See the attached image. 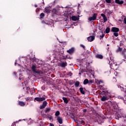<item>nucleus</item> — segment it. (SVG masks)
<instances>
[{
    "mask_svg": "<svg viewBox=\"0 0 126 126\" xmlns=\"http://www.w3.org/2000/svg\"><path fill=\"white\" fill-rule=\"evenodd\" d=\"M97 14L96 13L93 14L92 17H89L88 20L90 21L96 20L97 19Z\"/></svg>",
    "mask_w": 126,
    "mask_h": 126,
    "instance_id": "1",
    "label": "nucleus"
},
{
    "mask_svg": "<svg viewBox=\"0 0 126 126\" xmlns=\"http://www.w3.org/2000/svg\"><path fill=\"white\" fill-rule=\"evenodd\" d=\"M45 99L44 97H35L34 98V100L37 101H42Z\"/></svg>",
    "mask_w": 126,
    "mask_h": 126,
    "instance_id": "2",
    "label": "nucleus"
},
{
    "mask_svg": "<svg viewBox=\"0 0 126 126\" xmlns=\"http://www.w3.org/2000/svg\"><path fill=\"white\" fill-rule=\"evenodd\" d=\"M95 39V37L93 36H90V37H88L87 38V39L90 42H92Z\"/></svg>",
    "mask_w": 126,
    "mask_h": 126,
    "instance_id": "3",
    "label": "nucleus"
},
{
    "mask_svg": "<svg viewBox=\"0 0 126 126\" xmlns=\"http://www.w3.org/2000/svg\"><path fill=\"white\" fill-rule=\"evenodd\" d=\"M109 99V97L107 96H103L101 98V100L102 101H105L106 100H108Z\"/></svg>",
    "mask_w": 126,
    "mask_h": 126,
    "instance_id": "4",
    "label": "nucleus"
},
{
    "mask_svg": "<svg viewBox=\"0 0 126 126\" xmlns=\"http://www.w3.org/2000/svg\"><path fill=\"white\" fill-rule=\"evenodd\" d=\"M75 51L74 48H71L69 50L67 51V52L70 54H72Z\"/></svg>",
    "mask_w": 126,
    "mask_h": 126,
    "instance_id": "5",
    "label": "nucleus"
},
{
    "mask_svg": "<svg viewBox=\"0 0 126 126\" xmlns=\"http://www.w3.org/2000/svg\"><path fill=\"white\" fill-rule=\"evenodd\" d=\"M112 32H119V29L117 28H112Z\"/></svg>",
    "mask_w": 126,
    "mask_h": 126,
    "instance_id": "6",
    "label": "nucleus"
},
{
    "mask_svg": "<svg viewBox=\"0 0 126 126\" xmlns=\"http://www.w3.org/2000/svg\"><path fill=\"white\" fill-rule=\"evenodd\" d=\"M57 120L59 124H63V118L61 117H57Z\"/></svg>",
    "mask_w": 126,
    "mask_h": 126,
    "instance_id": "7",
    "label": "nucleus"
},
{
    "mask_svg": "<svg viewBox=\"0 0 126 126\" xmlns=\"http://www.w3.org/2000/svg\"><path fill=\"white\" fill-rule=\"evenodd\" d=\"M101 16L103 17L104 22H106L107 21V18L106 17V15L104 14H101Z\"/></svg>",
    "mask_w": 126,
    "mask_h": 126,
    "instance_id": "8",
    "label": "nucleus"
},
{
    "mask_svg": "<svg viewBox=\"0 0 126 126\" xmlns=\"http://www.w3.org/2000/svg\"><path fill=\"white\" fill-rule=\"evenodd\" d=\"M72 20L74 21H76L77 20H79V18L78 17H76L75 16H73L71 17Z\"/></svg>",
    "mask_w": 126,
    "mask_h": 126,
    "instance_id": "9",
    "label": "nucleus"
},
{
    "mask_svg": "<svg viewBox=\"0 0 126 126\" xmlns=\"http://www.w3.org/2000/svg\"><path fill=\"white\" fill-rule=\"evenodd\" d=\"M115 2L118 4H122L124 3V1L123 0H115Z\"/></svg>",
    "mask_w": 126,
    "mask_h": 126,
    "instance_id": "10",
    "label": "nucleus"
},
{
    "mask_svg": "<svg viewBox=\"0 0 126 126\" xmlns=\"http://www.w3.org/2000/svg\"><path fill=\"white\" fill-rule=\"evenodd\" d=\"M19 105L21 106H24L26 105V103L23 101H19Z\"/></svg>",
    "mask_w": 126,
    "mask_h": 126,
    "instance_id": "11",
    "label": "nucleus"
},
{
    "mask_svg": "<svg viewBox=\"0 0 126 126\" xmlns=\"http://www.w3.org/2000/svg\"><path fill=\"white\" fill-rule=\"evenodd\" d=\"M61 66L62 67H65L67 66V63H62L61 64Z\"/></svg>",
    "mask_w": 126,
    "mask_h": 126,
    "instance_id": "12",
    "label": "nucleus"
},
{
    "mask_svg": "<svg viewBox=\"0 0 126 126\" xmlns=\"http://www.w3.org/2000/svg\"><path fill=\"white\" fill-rule=\"evenodd\" d=\"M95 57H96V58H97V59H103V57L102 55H99V54L96 55V56H95Z\"/></svg>",
    "mask_w": 126,
    "mask_h": 126,
    "instance_id": "13",
    "label": "nucleus"
},
{
    "mask_svg": "<svg viewBox=\"0 0 126 126\" xmlns=\"http://www.w3.org/2000/svg\"><path fill=\"white\" fill-rule=\"evenodd\" d=\"M63 101H64V103H65L66 104H67V103H68V99H67V98L63 97Z\"/></svg>",
    "mask_w": 126,
    "mask_h": 126,
    "instance_id": "14",
    "label": "nucleus"
},
{
    "mask_svg": "<svg viewBox=\"0 0 126 126\" xmlns=\"http://www.w3.org/2000/svg\"><path fill=\"white\" fill-rule=\"evenodd\" d=\"M36 67L35 65H32V71L33 72H35V69H36Z\"/></svg>",
    "mask_w": 126,
    "mask_h": 126,
    "instance_id": "15",
    "label": "nucleus"
},
{
    "mask_svg": "<svg viewBox=\"0 0 126 126\" xmlns=\"http://www.w3.org/2000/svg\"><path fill=\"white\" fill-rule=\"evenodd\" d=\"M74 85H75V87H78L80 85V82L79 81H76Z\"/></svg>",
    "mask_w": 126,
    "mask_h": 126,
    "instance_id": "16",
    "label": "nucleus"
},
{
    "mask_svg": "<svg viewBox=\"0 0 126 126\" xmlns=\"http://www.w3.org/2000/svg\"><path fill=\"white\" fill-rule=\"evenodd\" d=\"M89 83V80L87 79H86L85 80H84V82H83V84L84 85H87V84Z\"/></svg>",
    "mask_w": 126,
    "mask_h": 126,
    "instance_id": "17",
    "label": "nucleus"
},
{
    "mask_svg": "<svg viewBox=\"0 0 126 126\" xmlns=\"http://www.w3.org/2000/svg\"><path fill=\"white\" fill-rule=\"evenodd\" d=\"M80 92L81 93H82V94H85V91H83V88H80L79 89Z\"/></svg>",
    "mask_w": 126,
    "mask_h": 126,
    "instance_id": "18",
    "label": "nucleus"
},
{
    "mask_svg": "<svg viewBox=\"0 0 126 126\" xmlns=\"http://www.w3.org/2000/svg\"><path fill=\"white\" fill-rule=\"evenodd\" d=\"M45 12L47 13H50V12H51V10L49 9V8H46L45 9Z\"/></svg>",
    "mask_w": 126,
    "mask_h": 126,
    "instance_id": "19",
    "label": "nucleus"
},
{
    "mask_svg": "<svg viewBox=\"0 0 126 126\" xmlns=\"http://www.w3.org/2000/svg\"><path fill=\"white\" fill-rule=\"evenodd\" d=\"M110 29L109 28H107L105 30V32L106 33H108L110 32Z\"/></svg>",
    "mask_w": 126,
    "mask_h": 126,
    "instance_id": "20",
    "label": "nucleus"
},
{
    "mask_svg": "<svg viewBox=\"0 0 126 126\" xmlns=\"http://www.w3.org/2000/svg\"><path fill=\"white\" fill-rule=\"evenodd\" d=\"M60 114V112L59 111H57L55 113V116H59Z\"/></svg>",
    "mask_w": 126,
    "mask_h": 126,
    "instance_id": "21",
    "label": "nucleus"
},
{
    "mask_svg": "<svg viewBox=\"0 0 126 126\" xmlns=\"http://www.w3.org/2000/svg\"><path fill=\"white\" fill-rule=\"evenodd\" d=\"M126 53V49H124L122 52V54L124 55Z\"/></svg>",
    "mask_w": 126,
    "mask_h": 126,
    "instance_id": "22",
    "label": "nucleus"
},
{
    "mask_svg": "<svg viewBox=\"0 0 126 126\" xmlns=\"http://www.w3.org/2000/svg\"><path fill=\"white\" fill-rule=\"evenodd\" d=\"M44 16H45V14L43 13H41L40 15V17L41 18H42Z\"/></svg>",
    "mask_w": 126,
    "mask_h": 126,
    "instance_id": "23",
    "label": "nucleus"
},
{
    "mask_svg": "<svg viewBox=\"0 0 126 126\" xmlns=\"http://www.w3.org/2000/svg\"><path fill=\"white\" fill-rule=\"evenodd\" d=\"M51 110V109L50 108H47L46 110H45V112L46 113H48Z\"/></svg>",
    "mask_w": 126,
    "mask_h": 126,
    "instance_id": "24",
    "label": "nucleus"
},
{
    "mask_svg": "<svg viewBox=\"0 0 126 126\" xmlns=\"http://www.w3.org/2000/svg\"><path fill=\"white\" fill-rule=\"evenodd\" d=\"M123 50V49L122 48H119L117 50V51L118 52H122Z\"/></svg>",
    "mask_w": 126,
    "mask_h": 126,
    "instance_id": "25",
    "label": "nucleus"
},
{
    "mask_svg": "<svg viewBox=\"0 0 126 126\" xmlns=\"http://www.w3.org/2000/svg\"><path fill=\"white\" fill-rule=\"evenodd\" d=\"M47 103L46 101H44V102H43L42 105H43L45 107H46V105H47Z\"/></svg>",
    "mask_w": 126,
    "mask_h": 126,
    "instance_id": "26",
    "label": "nucleus"
},
{
    "mask_svg": "<svg viewBox=\"0 0 126 126\" xmlns=\"http://www.w3.org/2000/svg\"><path fill=\"white\" fill-rule=\"evenodd\" d=\"M114 35L115 36H116V37H117V36H119V33H117V32H115V33H114Z\"/></svg>",
    "mask_w": 126,
    "mask_h": 126,
    "instance_id": "27",
    "label": "nucleus"
},
{
    "mask_svg": "<svg viewBox=\"0 0 126 126\" xmlns=\"http://www.w3.org/2000/svg\"><path fill=\"white\" fill-rule=\"evenodd\" d=\"M105 1L107 3H110L111 2V0H105Z\"/></svg>",
    "mask_w": 126,
    "mask_h": 126,
    "instance_id": "28",
    "label": "nucleus"
},
{
    "mask_svg": "<svg viewBox=\"0 0 126 126\" xmlns=\"http://www.w3.org/2000/svg\"><path fill=\"white\" fill-rule=\"evenodd\" d=\"M45 107L43 105H42L40 106V109H43L45 108Z\"/></svg>",
    "mask_w": 126,
    "mask_h": 126,
    "instance_id": "29",
    "label": "nucleus"
},
{
    "mask_svg": "<svg viewBox=\"0 0 126 126\" xmlns=\"http://www.w3.org/2000/svg\"><path fill=\"white\" fill-rule=\"evenodd\" d=\"M100 37H101V38L104 37V34H102V35H100Z\"/></svg>",
    "mask_w": 126,
    "mask_h": 126,
    "instance_id": "30",
    "label": "nucleus"
},
{
    "mask_svg": "<svg viewBox=\"0 0 126 126\" xmlns=\"http://www.w3.org/2000/svg\"><path fill=\"white\" fill-rule=\"evenodd\" d=\"M89 83L92 84L93 83V81L92 80H89Z\"/></svg>",
    "mask_w": 126,
    "mask_h": 126,
    "instance_id": "31",
    "label": "nucleus"
},
{
    "mask_svg": "<svg viewBox=\"0 0 126 126\" xmlns=\"http://www.w3.org/2000/svg\"><path fill=\"white\" fill-rule=\"evenodd\" d=\"M81 46L82 47L83 49H85V46L84 45H81Z\"/></svg>",
    "mask_w": 126,
    "mask_h": 126,
    "instance_id": "32",
    "label": "nucleus"
},
{
    "mask_svg": "<svg viewBox=\"0 0 126 126\" xmlns=\"http://www.w3.org/2000/svg\"><path fill=\"white\" fill-rule=\"evenodd\" d=\"M124 23L126 24V18H124Z\"/></svg>",
    "mask_w": 126,
    "mask_h": 126,
    "instance_id": "33",
    "label": "nucleus"
},
{
    "mask_svg": "<svg viewBox=\"0 0 126 126\" xmlns=\"http://www.w3.org/2000/svg\"><path fill=\"white\" fill-rule=\"evenodd\" d=\"M49 119H50V120H53V117H50L49 118Z\"/></svg>",
    "mask_w": 126,
    "mask_h": 126,
    "instance_id": "34",
    "label": "nucleus"
},
{
    "mask_svg": "<svg viewBox=\"0 0 126 126\" xmlns=\"http://www.w3.org/2000/svg\"><path fill=\"white\" fill-rule=\"evenodd\" d=\"M113 66H119V65H117V64H115V63H114L113 64H112Z\"/></svg>",
    "mask_w": 126,
    "mask_h": 126,
    "instance_id": "35",
    "label": "nucleus"
},
{
    "mask_svg": "<svg viewBox=\"0 0 126 126\" xmlns=\"http://www.w3.org/2000/svg\"><path fill=\"white\" fill-rule=\"evenodd\" d=\"M117 106H118V105H116L114 107V108H115V109L117 108Z\"/></svg>",
    "mask_w": 126,
    "mask_h": 126,
    "instance_id": "36",
    "label": "nucleus"
},
{
    "mask_svg": "<svg viewBox=\"0 0 126 126\" xmlns=\"http://www.w3.org/2000/svg\"><path fill=\"white\" fill-rule=\"evenodd\" d=\"M50 126H54L53 124H50Z\"/></svg>",
    "mask_w": 126,
    "mask_h": 126,
    "instance_id": "37",
    "label": "nucleus"
},
{
    "mask_svg": "<svg viewBox=\"0 0 126 126\" xmlns=\"http://www.w3.org/2000/svg\"><path fill=\"white\" fill-rule=\"evenodd\" d=\"M117 72H115L114 73L115 74H117Z\"/></svg>",
    "mask_w": 126,
    "mask_h": 126,
    "instance_id": "38",
    "label": "nucleus"
},
{
    "mask_svg": "<svg viewBox=\"0 0 126 126\" xmlns=\"http://www.w3.org/2000/svg\"><path fill=\"white\" fill-rule=\"evenodd\" d=\"M37 6V5H35V7H36Z\"/></svg>",
    "mask_w": 126,
    "mask_h": 126,
    "instance_id": "39",
    "label": "nucleus"
},
{
    "mask_svg": "<svg viewBox=\"0 0 126 126\" xmlns=\"http://www.w3.org/2000/svg\"><path fill=\"white\" fill-rule=\"evenodd\" d=\"M99 82L102 83V81H99Z\"/></svg>",
    "mask_w": 126,
    "mask_h": 126,
    "instance_id": "40",
    "label": "nucleus"
},
{
    "mask_svg": "<svg viewBox=\"0 0 126 126\" xmlns=\"http://www.w3.org/2000/svg\"><path fill=\"white\" fill-rule=\"evenodd\" d=\"M16 63H15V64H16Z\"/></svg>",
    "mask_w": 126,
    "mask_h": 126,
    "instance_id": "41",
    "label": "nucleus"
}]
</instances>
